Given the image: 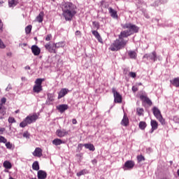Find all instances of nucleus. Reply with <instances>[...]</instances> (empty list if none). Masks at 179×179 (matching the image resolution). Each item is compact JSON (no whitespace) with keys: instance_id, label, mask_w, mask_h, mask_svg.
Instances as JSON below:
<instances>
[{"instance_id":"nucleus-6","label":"nucleus","mask_w":179,"mask_h":179,"mask_svg":"<svg viewBox=\"0 0 179 179\" xmlns=\"http://www.w3.org/2000/svg\"><path fill=\"white\" fill-rule=\"evenodd\" d=\"M112 93H113L115 103H122V96L115 90V88L112 89Z\"/></svg>"},{"instance_id":"nucleus-54","label":"nucleus","mask_w":179,"mask_h":179,"mask_svg":"<svg viewBox=\"0 0 179 179\" xmlns=\"http://www.w3.org/2000/svg\"><path fill=\"white\" fill-rule=\"evenodd\" d=\"M100 3H101V6H103L104 5V3H106V1H101L100 2Z\"/></svg>"},{"instance_id":"nucleus-28","label":"nucleus","mask_w":179,"mask_h":179,"mask_svg":"<svg viewBox=\"0 0 179 179\" xmlns=\"http://www.w3.org/2000/svg\"><path fill=\"white\" fill-rule=\"evenodd\" d=\"M171 85H173V86H175L176 87H179V78H174L173 80H171Z\"/></svg>"},{"instance_id":"nucleus-48","label":"nucleus","mask_w":179,"mask_h":179,"mask_svg":"<svg viewBox=\"0 0 179 179\" xmlns=\"http://www.w3.org/2000/svg\"><path fill=\"white\" fill-rule=\"evenodd\" d=\"M3 29V23L2 22V20L0 19V30L2 31Z\"/></svg>"},{"instance_id":"nucleus-56","label":"nucleus","mask_w":179,"mask_h":179,"mask_svg":"<svg viewBox=\"0 0 179 179\" xmlns=\"http://www.w3.org/2000/svg\"><path fill=\"white\" fill-rule=\"evenodd\" d=\"M83 146V144H78V148H80V150H82V148Z\"/></svg>"},{"instance_id":"nucleus-24","label":"nucleus","mask_w":179,"mask_h":179,"mask_svg":"<svg viewBox=\"0 0 179 179\" xmlns=\"http://www.w3.org/2000/svg\"><path fill=\"white\" fill-rule=\"evenodd\" d=\"M62 143H65V142L59 138H55L52 141V144L55 145V146H59V145H62Z\"/></svg>"},{"instance_id":"nucleus-15","label":"nucleus","mask_w":179,"mask_h":179,"mask_svg":"<svg viewBox=\"0 0 179 179\" xmlns=\"http://www.w3.org/2000/svg\"><path fill=\"white\" fill-rule=\"evenodd\" d=\"M66 94H68V89L62 88L59 92L58 99H62V97L65 96Z\"/></svg>"},{"instance_id":"nucleus-35","label":"nucleus","mask_w":179,"mask_h":179,"mask_svg":"<svg viewBox=\"0 0 179 179\" xmlns=\"http://www.w3.org/2000/svg\"><path fill=\"white\" fill-rule=\"evenodd\" d=\"M143 108H138L136 109V113L138 114V115H139V117H141V115H143Z\"/></svg>"},{"instance_id":"nucleus-26","label":"nucleus","mask_w":179,"mask_h":179,"mask_svg":"<svg viewBox=\"0 0 179 179\" xmlns=\"http://www.w3.org/2000/svg\"><path fill=\"white\" fill-rule=\"evenodd\" d=\"M3 166L7 170H10V169H12V164L9 161H5L3 163Z\"/></svg>"},{"instance_id":"nucleus-29","label":"nucleus","mask_w":179,"mask_h":179,"mask_svg":"<svg viewBox=\"0 0 179 179\" xmlns=\"http://www.w3.org/2000/svg\"><path fill=\"white\" fill-rule=\"evenodd\" d=\"M32 169L36 171H38V170H40V165H38V162L36 161L33 163Z\"/></svg>"},{"instance_id":"nucleus-12","label":"nucleus","mask_w":179,"mask_h":179,"mask_svg":"<svg viewBox=\"0 0 179 179\" xmlns=\"http://www.w3.org/2000/svg\"><path fill=\"white\" fill-rule=\"evenodd\" d=\"M32 155L35 157H41L43 156V150L41 148H36Z\"/></svg>"},{"instance_id":"nucleus-39","label":"nucleus","mask_w":179,"mask_h":179,"mask_svg":"<svg viewBox=\"0 0 179 179\" xmlns=\"http://www.w3.org/2000/svg\"><path fill=\"white\" fill-rule=\"evenodd\" d=\"M0 48L1 50H3L4 48H6V45H5V43H3V41H2L1 38H0Z\"/></svg>"},{"instance_id":"nucleus-10","label":"nucleus","mask_w":179,"mask_h":179,"mask_svg":"<svg viewBox=\"0 0 179 179\" xmlns=\"http://www.w3.org/2000/svg\"><path fill=\"white\" fill-rule=\"evenodd\" d=\"M31 50L32 54H34V55H35L36 57L38 56V55L41 54V49H40V48H38L37 45H33L31 47Z\"/></svg>"},{"instance_id":"nucleus-5","label":"nucleus","mask_w":179,"mask_h":179,"mask_svg":"<svg viewBox=\"0 0 179 179\" xmlns=\"http://www.w3.org/2000/svg\"><path fill=\"white\" fill-rule=\"evenodd\" d=\"M123 29H128L127 31L130 33V34H134V33H138L139 31V28L133 24L127 23L123 26Z\"/></svg>"},{"instance_id":"nucleus-46","label":"nucleus","mask_w":179,"mask_h":179,"mask_svg":"<svg viewBox=\"0 0 179 179\" xmlns=\"http://www.w3.org/2000/svg\"><path fill=\"white\" fill-rule=\"evenodd\" d=\"M23 137L24 138H29L30 137V134L27 131H26V132H24L23 134Z\"/></svg>"},{"instance_id":"nucleus-21","label":"nucleus","mask_w":179,"mask_h":179,"mask_svg":"<svg viewBox=\"0 0 179 179\" xmlns=\"http://www.w3.org/2000/svg\"><path fill=\"white\" fill-rule=\"evenodd\" d=\"M92 34L94 36V37L98 40L99 43H103V39L101 38L100 34H99V31H92Z\"/></svg>"},{"instance_id":"nucleus-50","label":"nucleus","mask_w":179,"mask_h":179,"mask_svg":"<svg viewBox=\"0 0 179 179\" xmlns=\"http://www.w3.org/2000/svg\"><path fill=\"white\" fill-rule=\"evenodd\" d=\"M49 97V100H50V101H54V95H48Z\"/></svg>"},{"instance_id":"nucleus-41","label":"nucleus","mask_w":179,"mask_h":179,"mask_svg":"<svg viewBox=\"0 0 179 179\" xmlns=\"http://www.w3.org/2000/svg\"><path fill=\"white\" fill-rule=\"evenodd\" d=\"M8 122H9V124H13V123L16 122V120H15V117H9Z\"/></svg>"},{"instance_id":"nucleus-57","label":"nucleus","mask_w":179,"mask_h":179,"mask_svg":"<svg viewBox=\"0 0 179 179\" xmlns=\"http://www.w3.org/2000/svg\"><path fill=\"white\" fill-rule=\"evenodd\" d=\"M3 3L4 2L2 1H0V6H3Z\"/></svg>"},{"instance_id":"nucleus-3","label":"nucleus","mask_w":179,"mask_h":179,"mask_svg":"<svg viewBox=\"0 0 179 179\" xmlns=\"http://www.w3.org/2000/svg\"><path fill=\"white\" fill-rule=\"evenodd\" d=\"M38 120V115L37 113H34L33 115H28L20 124V127L21 128H24L33 122H36Z\"/></svg>"},{"instance_id":"nucleus-61","label":"nucleus","mask_w":179,"mask_h":179,"mask_svg":"<svg viewBox=\"0 0 179 179\" xmlns=\"http://www.w3.org/2000/svg\"><path fill=\"white\" fill-rule=\"evenodd\" d=\"M24 45H26V43H24Z\"/></svg>"},{"instance_id":"nucleus-37","label":"nucleus","mask_w":179,"mask_h":179,"mask_svg":"<svg viewBox=\"0 0 179 179\" xmlns=\"http://www.w3.org/2000/svg\"><path fill=\"white\" fill-rule=\"evenodd\" d=\"M137 160L139 163H141V162H145V157H143V155H138L137 156Z\"/></svg>"},{"instance_id":"nucleus-22","label":"nucleus","mask_w":179,"mask_h":179,"mask_svg":"<svg viewBox=\"0 0 179 179\" xmlns=\"http://www.w3.org/2000/svg\"><path fill=\"white\" fill-rule=\"evenodd\" d=\"M83 146L85 148V149H89V150H91L92 152H94L96 150L94 145L92 143H85L83 145Z\"/></svg>"},{"instance_id":"nucleus-59","label":"nucleus","mask_w":179,"mask_h":179,"mask_svg":"<svg viewBox=\"0 0 179 179\" xmlns=\"http://www.w3.org/2000/svg\"><path fill=\"white\" fill-rule=\"evenodd\" d=\"M177 174H178V176L179 177V169L177 171Z\"/></svg>"},{"instance_id":"nucleus-40","label":"nucleus","mask_w":179,"mask_h":179,"mask_svg":"<svg viewBox=\"0 0 179 179\" xmlns=\"http://www.w3.org/2000/svg\"><path fill=\"white\" fill-rule=\"evenodd\" d=\"M6 147L7 149H12V148H13V145L12 143H10V142H6Z\"/></svg>"},{"instance_id":"nucleus-4","label":"nucleus","mask_w":179,"mask_h":179,"mask_svg":"<svg viewBox=\"0 0 179 179\" xmlns=\"http://www.w3.org/2000/svg\"><path fill=\"white\" fill-rule=\"evenodd\" d=\"M152 113L155 118H157V120L159 121L162 125H166V120L163 118V115H162V112H160V110H159L157 107L154 106L152 108Z\"/></svg>"},{"instance_id":"nucleus-17","label":"nucleus","mask_w":179,"mask_h":179,"mask_svg":"<svg viewBox=\"0 0 179 179\" xmlns=\"http://www.w3.org/2000/svg\"><path fill=\"white\" fill-rule=\"evenodd\" d=\"M150 124L152 127L151 132H153V131H156V129H157V128L159 127V123H157L156 120H152Z\"/></svg>"},{"instance_id":"nucleus-44","label":"nucleus","mask_w":179,"mask_h":179,"mask_svg":"<svg viewBox=\"0 0 179 179\" xmlns=\"http://www.w3.org/2000/svg\"><path fill=\"white\" fill-rule=\"evenodd\" d=\"M129 76L131 78H136V73L130 72V73H129Z\"/></svg>"},{"instance_id":"nucleus-8","label":"nucleus","mask_w":179,"mask_h":179,"mask_svg":"<svg viewBox=\"0 0 179 179\" xmlns=\"http://www.w3.org/2000/svg\"><path fill=\"white\" fill-rule=\"evenodd\" d=\"M143 58H146V59H150L152 61V62H156V61H157V53H156V52H152L150 55L145 54L143 56Z\"/></svg>"},{"instance_id":"nucleus-23","label":"nucleus","mask_w":179,"mask_h":179,"mask_svg":"<svg viewBox=\"0 0 179 179\" xmlns=\"http://www.w3.org/2000/svg\"><path fill=\"white\" fill-rule=\"evenodd\" d=\"M43 90V86L40 85H35L33 87V92L34 93H40Z\"/></svg>"},{"instance_id":"nucleus-9","label":"nucleus","mask_w":179,"mask_h":179,"mask_svg":"<svg viewBox=\"0 0 179 179\" xmlns=\"http://www.w3.org/2000/svg\"><path fill=\"white\" fill-rule=\"evenodd\" d=\"M56 135L59 138H64L68 135V131L64 129H59L56 131Z\"/></svg>"},{"instance_id":"nucleus-30","label":"nucleus","mask_w":179,"mask_h":179,"mask_svg":"<svg viewBox=\"0 0 179 179\" xmlns=\"http://www.w3.org/2000/svg\"><path fill=\"white\" fill-rule=\"evenodd\" d=\"M43 16H44V13L41 12L39 15L36 17L37 22H38L39 23H41L43 22Z\"/></svg>"},{"instance_id":"nucleus-1","label":"nucleus","mask_w":179,"mask_h":179,"mask_svg":"<svg viewBox=\"0 0 179 179\" xmlns=\"http://www.w3.org/2000/svg\"><path fill=\"white\" fill-rule=\"evenodd\" d=\"M129 36H131V33H129L128 30L121 31L119 35V38L114 41L110 46L109 50H110V51H119V50L125 48V45L128 44V40L124 38H127L129 37Z\"/></svg>"},{"instance_id":"nucleus-14","label":"nucleus","mask_w":179,"mask_h":179,"mask_svg":"<svg viewBox=\"0 0 179 179\" xmlns=\"http://www.w3.org/2000/svg\"><path fill=\"white\" fill-rule=\"evenodd\" d=\"M109 13L113 19H118V14H117V10H114L113 8L110 7L108 8Z\"/></svg>"},{"instance_id":"nucleus-27","label":"nucleus","mask_w":179,"mask_h":179,"mask_svg":"<svg viewBox=\"0 0 179 179\" xmlns=\"http://www.w3.org/2000/svg\"><path fill=\"white\" fill-rule=\"evenodd\" d=\"M146 127H148V124L145 122L141 121L138 124V128H140V129H141L142 131H145Z\"/></svg>"},{"instance_id":"nucleus-32","label":"nucleus","mask_w":179,"mask_h":179,"mask_svg":"<svg viewBox=\"0 0 179 179\" xmlns=\"http://www.w3.org/2000/svg\"><path fill=\"white\" fill-rule=\"evenodd\" d=\"M44 79L43 78H37L35 81V85L36 86H41Z\"/></svg>"},{"instance_id":"nucleus-49","label":"nucleus","mask_w":179,"mask_h":179,"mask_svg":"<svg viewBox=\"0 0 179 179\" xmlns=\"http://www.w3.org/2000/svg\"><path fill=\"white\" fill-rule=\"evenodd\" d=\"M6 129L3 127L0 128V134L2 135L5 132Z\"/></svg>"},{"instance_id":"nucleus-33","label":"nucleus","mask_w":179,"mask_h":179,"mask_svg":"<svg viewBox=\"0 0 179 179\" xmlns=\"http://www.w3.org/2000/svg\"><path fill=\"white\" fill-rule=\"evenodd\" d=\"M87 170L83 169L80 171V172L77 173V176L80 177V176H85V174H87Z\"/></svg>"},{"instance_id":"nucleus-60","label":"nucleus","mask_w":179,"mask_h":179,"mask_svg":"<svg viewBox=\"0 0 179 179\" xmlns=\"http://www.w3.org/2000/svg\"><path fill=\"white\" fill-rule=\"evenodd\" d=\"M138 86H142V84L141 83H138Z\"/></svg>"},{"instance_id":"nucleus-62","label":"nucleus","mask_w":179,"mask_h":179,"mask_svg":"<svg viewBox=\"0 0 179 179\" xmlns=\"http://www.w3.org/2000/svg\"><path fill=\"white\" fill-rule=\"evenodd\" d=\"M52 1H55V0H52Z\"/></svg>"},{"instance_id":"nucleus-52","label":"nucleus","mask_w":179,"mask_h":179,"mask_svg":"<svg viewBox=\"0 0 179 179\" xmlns=\"http://www.w3.org/2000/svg\"><path fill=\"white\" fill-rule=\"evenodd\" d=\"M81 34H82V32H80V31H76V36H80Z\"/></svg>"},{"instance_id":"nucleus-58","label":"nucleus","mask_w":179,"mask_h":179,"mask_svg":"<svg viewBox=\"0 0 179 179\" xmlns=\"http://www.w3.org/2000/svg\"><path fill=\"white\" fill-rule=\"evenodd\" d=\"M15 114H17V113H20V110H17L15 111Z\"/></svg>"},{"instance_id":"nucleus-36","label":"nucleus","mask_w":179,"mask_h":179,"mask_svg":"<svg viewBox=\"0 0 179 179\" xmlns=\"http://www.w3.org/2000/svg\"><path fill=\"white\" fill-rule=\"evenodd\" d=\"M55 48H61V47H64V42H59L57 43H55Z\"/></svg>"},{"instance_id":"nucleus-11","label":"nucleus","mask_w":179,"mask_h":179,"mask_svg":"<svg viewBox=\"0 0 179 179\" xmlns=\"http://www.w3.org/2000/svg\"><path fill=\"white\" fill-rule=\"evenodd\" d=\"M134 167H135V162L132 160H128L124 163V168L127 170H131Z\"/></svg>"},{"instance_id":"nucleus-38","label":"nucleus","mask_w":179,"mask_h":179,"mask_svg":"<svg viewBox=\"0 0 179 179\" xmlns=\"http://www.w3.org/2000/svg\"><path fill=\"white\" fill-rule=\"evenodd\" d=\"M8 142V140L2 136H0V143H6Z\"/></svg>"},{"instance_id":"nucleus-53","label":"nucleus","mask_w":179,"mask_h":179,"mask_svg":"<svg viewBox=\"0 0 179 179\" xmlns=\"http://www.w3.org/2000/svg\"><path fill=\"white\" fill-rule=\"evenodd\" d=\"M92 164H97V159H94L92 161Z\"/></svg>"},{"instance_id":"nucleus-20","label":"nucleus","mask_w":179,"mask_h":179,"mask_svg":"<svg viewBox=\"0 0 179 179\" xmlns=\"http://www.w3.org/2000/svg\"><path fill=\"white\" fill-rule=\"evenodd\" d=\"M6 114V108L2 106V104H0V115H1L0 120H3Z\"/></svg>"},{"instance_id":"nucleus-2","label":"nucleus","mask_w":179,"mask_h":179,"mask_svg":"<svg viewBox=\"0 0 179 179\" xmlns=\"http://www.w3.org/2000/svg\"><path fill=\"white\" fill-rule=\"evenodd\" d=\"M63 16L66 20H72L73 16L76 15L75 5L71 2L64 3L62 6Z\"/></svg>"},{"instance_id":"nucleus-18","label":"nucleus","mask_w":179,"mask_h":179,"mask_svg":"<svg viewBox=\"0 0 179 179\" xmlns=\"http://www.w3.org/2000/svg\"><path fill=\"white\" fill-rule=\"evenodd\" d=\"M38 179H45L47 178V172L44 171H38Z\"/></svg>"},{"instance_id":"nucleus-42","label":"nucleus","mask_w":179,"mask_h":179,"mask_svg":"<svg viewBox=\"0 0 179 179\" xmlns=\"http://www.w3.org/2000/svg\"><path fill=\"white\" fill-rule=\"evenodd\" d=\"M51 38H52V35H51V34H48L45 37V41H50Z\"/></svg>"},{"instance_id":"nucleus-34","label":"nucleus","mask_w":179,"mask_h":179,"mask_svg":"<svg viewBox=\"0 0 179 179\" xmlns=\"http://www.w3.org/2000/svg\"><path fill=\"white\" fill-rule=\"evenodd\" d=\"M31 25H28L25 27V33L26 34H30L31 33Z\"/></svg>"},{"instance_id":"nucleus-55","label":"nucleus","mask_w":179,"mask_h":179,"mask_svg":"<svg viewBox=\"0 0 179 179\" xmlns=\"http://www.w3.org/2000/svg\"><path fill=\"white\" fill-rule=\"evenodd\" d=\"M26 70L30 71L31 68L29 66L24 67Z\"/></svg>"},{"instance_id":"nucleus-51","label":"nucleus","mask_w":179,"mask_h":179,"mask_svg":"<svg viewBox=\"0 0 179 179\" xmlns=\"http://www.w3.org/2000/svg\"><path fill=\"white\" fill-rule=\"evenodd\" d=\"M72 124H73V125H76V124H78V121L76 120V119L72 120Z\"/></svg>"},{"instance_id":"nucleus-16","label":"nucleus","mask_w":179,"mask_h":179,"mask_svg":"<svg viewBox=\"0 0 179 179\" xmlns=\"http://www.w3.org/2000/svg\"><path fill=\"white\" fill-rule=\"evenodd\" d=\"M121 125H123V127H128L129 125V119H128L127 115H124L123 119L121 121Z\"/></svg>"},{"instance_id":"nucleus-45","label":"nucleus","mask_w":179,"mask_h":179,"mask_svg":"<svg viewBox=\"0 0 179 179\" xmlns=\"http://www.w3.org/2000/svg\"><path fill=\"white\" fill-rule=\"evenodd\" d=\"M5 103H6V98L3 97L1 99V103L2 106H3V104H5Z\"/></svg>"},{"instance_id":"nucleus-43","label":"nucleus","mask_w":179,"mask_h":179,"mask_svg":"<svg viewBox=\"0 0 179 179\" xmlns=\"http://www.w3.org/2000/svg\"><path fill=\"white\" fill-rule=\"evenodd\" d=\"M93 26L95 27V29H96V30H99V29H100V25L98 22H94Z\"/></svg>"},{"instance_id":"nucleus-25","label":"nucleus","mask_w":179,"mask_h":179,"mask_svg":"<svg viewBox=\"0 0 179 179\" xmlns=\"http://www.w3.org/2000/svg\"><path fill=\"white\" fill-rule=\"evenodd\" d=\"M17 3H19V2H17L16 0H8L9 8H15Z\"/></svg>"},{"instance_id":"nucleus-19","label":"nucleus","mask_w":179,"mask_h":179,"mask_svg":"<svg viewBox=\"0 0 179 179\" xmlns=\"http://www.w3.org/2000/svg\"><path fill=\"white\" fill-rule=\"evenodd\" d=\"M57 110H59V111L60 113H64V111H66V110H68V108H69V107L66 104H62V105L58 106L57 107Z\"/></svg>"},{"instance_id":"nucleus-31","label":"nucleus","mask_w":179,"mask_h":179,"mask_svg":"<svg viewBox=\"0 0 179 179\" xmlns=\"http://www.w3.org/2000/svg\"><path fill=\"white\" fill-rule=\"evenodd\" d=\"M128 54L129 57L132 59H135V58H136V52H135V51H129Z\"/></svg>"},{"instance_id":"nucleus-7","label":"nucleus","mask_w":179,"mask_h":179,"mask_svg":"<svg viewBox=\"0 0 179 179\" xmlns=\"http://www.w3.org/2000/svg\"><path fill=\"white\" fill-rule=\"evenodd\" d=\"M45 48L48 51V52H50L51 54H57V49L55 48V43L51 45L50 43H48L45 45Z\"/></svg>"},{"instance_id":"nucleus-47","label":"nucleus","mask_w":179,"mask_h":179,"mask_svg":"<svg viewBox=\"0 0 179 179\" xmlns=\"http://www.w3.org/2000/svg\"><path fill=\"white\" fill-rule=\"evenodd\" d=\"M131 90H132V92H134L135 93L136 92H138V89L137 87L133 86L131 88Z\"/></svg>"},{"instance_id":"nucleus-13","label":"nucleus","mask_w":179,"mask_h":179,"mask_svg":"<svg viewBox=\"0 0 179 179\" xmlns=\"http://www.w3.org/2000/svg\"><path fill=\"white\" fill-rule=\"evenodd\" d=\"M140 99L142 101H143L144 103H146V104H148L150 106L153 104L152 101L148 96H146L145 95H141Z\"/></svg>"}]
</instances>
